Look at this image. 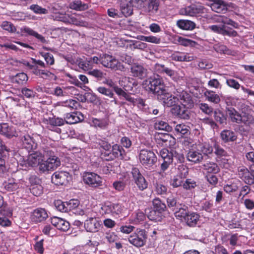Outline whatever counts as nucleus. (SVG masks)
<instances>
[{
    "label": "nucleus",
    "instance_id": "obj_1",
    "mask_svg": "<svg viewBox=\"0 0 254 254\" xmlns=\"http://www.w3.org/2000/svg\"><path fill=\"white\" fill-rule=\"evenodd\" d=\"M242 113H239L235 109L230 107L226 109V114L230 121L235 123L249 125L254 121L251 115V110L249 106L245 104L241 106Z\"/></svg>",
    "mask_w": 254,
    "mask_h": 254
},
{
    "label": "nucleus",
    "instance_id": "obj_2",
    "mask_svg": "<svg viewBox=\"0 0 254 254\" xmlns=\"http://www.w3.org/2000/svg\"><path fill=\"white\" fill-rule=\"evenodd\" d=\"M143 85L146 90L151 92L157 97L165 89L163 80L158 75L150 76L145 79Z\"/></svg>",
    "mask_w": 254,
    "mask_h": 254
},
{
    "label": "nucleus",
    "instance_id": "obj_3",
    "mask_svg": "<svg viewBox=\"0 0 254 254\" xmlns=\"http://www.w3.org/2000/svg\"><path fill=\"white\" fill-rule=\"evenodd\" d=\"M20 141L22 143V146L27 150H34L37 147V141L40 138V136L38 134H33L32 136L19 131V135Z\"/></svg>",
    "mask_w": 254,
    "mask_h": 254
},
{
    "label": "nucleus",
    "instance_id": "obj_4",
    "mask_svg": "<svg viewBox=\"0 0 254 254\" xmlns=\"http://www.w3.org/2000/svg\"><path fill=\"white\" fill-rule=\"evenodd\" d=\"M101 64L104 67L114 70L123 71L125 69L124 65L121 63L113 56L108 54H104L102 56Z\"/></svg>",
    "mask_w": 254,
    "mask_h": 254
},
{
    "label": "nucleus",
    "instance_id": "obj_5",
    "mask_svg": "<svg viewBox=\"0 0 254 254\" xmlns=\"http://www.w3.org/2000/svg\"><path fill=\"white\" fill-rule=\"evenodd\" d=\"M146 239L147 235L144 230H137L128 238V242L137 247L143 246L146 243Z\"/></svg>",
    "mask_w": 254,
    "mask_h": 254
},
{
    "label": "nucleus",
    "instance_id": "obj_6",
    "mask_svg": "<svg viewBox=\"0 0 254 254\" xmlns=\"http://www.w3.org/2000/svg\"><path fill=\"white\" fill-rule=\"evenodd\" d=\"M157 97L164 106L171 107L178 105L179 98L168 92L166 89Z\"/></svg>",
    "mask_w": 254,
    "mask_h": 254
},
{
    "label": "nucleus",
    "instance_id": "obj_7",
    "mask_svg": "<svg viewBox=\"0 0 254 254\" xmlns=\"http://www.w3.org/2000/svg\"><path fill=\"white\" fill-rule=\"evenodd\" d=\"M139 159L142 164L150 166L153 165L157 160V158L151 150L142 149L140 151Z\"/></svg>",
    "mask_w": 254,
    "mask_h": 254
},
{
    "label": "nucleus",
    "instance_id": "obj_8",
    "mask_svg": "<svg viewBox=\"0 0 254 254\" xmlns=\"http://www.w3.org/2000/svg\"><path fill=\"white\" fill-rule=\"evenodd\" d=\"M44 159V149L43 152L39 151H34L27 156L26 160L24 161V164L22 165L25 164L26 166L27 165L30 167L39 166L40 162L43 161Z\"/></svg>",
    "mask_w": 254,
    "mask_h": 254
},
{
    "label": "nucleus",
    "instance_id": "obj_9",
    "mask_svg": "<svg viewBox=\"0 0 254 254\" xmlns=\"http://www.w3.org/2000/svg\"><path fill=\"white\" fill-rule=\"evenodd\" d=\"M83 181L90 187L96 188L102 185L101 178L96 173L87 172L83 175Z\"/></svg>",
    "mask_w": 254,
    "mask_h": 254
},
{
    "label": "nucleus",
    "instance_id": "obj_10",
    "mask_svg": "<svg viewBox=\"0 0 254 254\" xmlns=\"http://www.w3.org/2000/svg\"><path fill=\"white\" fill-rule=\"evenodd\" d=\"M204 7L200 4H192L186 6L180 10L182 14L190 16H195L204 12Z\"/></svg>",
    "mask_w": 254,
    "mask_h": 254
},
{
    "label": "nucleus",
    "instance_id": "obj_11",
    "mask_svg": "<svg viewBox=\"0 0 254 254\" xmlns=\"http://www.w3.org/2000/svg\"><path fill=\"white\" fill-rule=\"evenodd\" d=\"M125 154L124 149L118 144H114L112 146V153L104 152L102 153L103 157L106 160H113L116 158H123Z\"/></svg>",
    "mask_w": 254,
    "mask_h": 254
},
{
    "label": "nucleus",
    "instance_id": "obj_12",
    "mask_svg": "<svg viewBox=\"0 0 254 254\" xmlns=\"http://www.w3.org/2000/svg\"><path fill=\"white\" fill-rule=\"evenodd\" d=\"M131 174L134 182L140 190L142 191L147 188L148 183L140 173L138 169L136 168H132Z\"/></svg>",
    "mask_w": 254,
    "mask_h": 254
},
{
    "label": "nucleus",
    "instance_id": "obj_13",
    "mask_svg": "<svg viewBox=\"0 0 254 254\" xmlns=\"http://www.w3.org/2000/svg\"><path fill=\"white\" fill-rule=\"evenodd\" d=\"M44 158L47 157V160L52 171L56 169L61 165V161L59 158L54 155V152L50 148L44 149Z\"/></svg>",
    "mask_w": 254,
    "mask_h": 254
},
{
    "label": "nucleus",
    "instance_id": "obj_14",
    "mask_svg": "<svg viewBox=\"0 0 254 254\" xmlns=\"http://www.w3.org/2000/svg\"><path fill=\"white\" fill-rule=\"evenodd\" d=\"M9 151V149L5 145L4 142L0 139V174L4 173L6 170L5 162Z\"/></svg>",
    "mask_w": 254,
    "mask_h": 254
},
{
    "label": "nucleus",
    "instance_id": "obj_15",
    "mask_svg": "<svg viewBox=\"0 0 254 254\" xmlns=\"http://www.w3.org/2000/svg\"><path fill=\"white\" fill-rule=\"evenodd\" d=\"M70 178L69 174L67 172H56L52 176V181L56 185H63L68 182Z\"/></svg>",
    "mask_w": 254,
    "mask_h": 254
},
{
    "label": "nucleus",
    "instance_id": "obj_16",
    "mask_svg": "<svg viewBox=\"0 0 254 254\" xmlns=\"http://www.w3.org/2000/svg\"><path fill=\"white\" fill-rule=\"evenodd\" d=\"M212 2L209 5L211 9L217 13H225L232 3H226L223 0H210Z\"/></svg>",
    "mask_w": 254,
    "mask_h": 254
},
{
    "label": "nucleus",
    "instance_id": "obj_17",
    "mask_svg": "<svg viewBox=\"0 0 254 254\" xmlns=\"http://www.w3.org/2000/svg\"><path fill=\"white\" fill-rule=\"evenodd\" d=\"M209 29L218 34H222L223 36L227 35L230 37H236L237 36V32L235 30H228L224 25H213L208 27Z\"/></svg>",
    "mask_w": 254,
    "mask_h": 254
},
{
    "label": "nucleus",
    "instance_id": "obj_18",
    "mask_svg": "<svg viewBox=\"0 0 254 254\" xmlns=\"http://www.w3.org/2000/svg\"><path fill=\"white\" fill-rule=\"evenodd\" d=\"M19 131L12 126H9L7 124H0V133L8 138L19 135Z\"/></svg>",
    "mask_w": 254,
    "mask_h": 254
},
{
    "label": "nucleus",
    "instance_id": "obj_19",
    "mask_svg": "<svg viewBox=\"0 0 254 254\" xmlns=\"http://www.w3.org/2000/svg\"><path fill=\"white\" fill-rule=\"evenodd\" d=\"M48 217L47 212L45 209L38 208L31 213L30 219L33 222L38 223L44 221Z\"/></svg>",
    "mask_w": 254,
    "mask_h": 254
},
{
    "label": "nucleus",
    "instance_id": "obj_20",
    "mask_svg": "<svg viewBox=\"0 0 254 254\" xmlns=\"http://www.w3.org/2000/svg\"><path fill=\"white\" fill-rule=\"evenodd\" d=\"M84 227L87 232H96L100 227L99 221L94 217H90L84 223Z\"/></svg>",
    "mask_w": 254,
    "mask_h": 254
},
{
    "label": "nucleus",
    "instance_id": "obj_21",
    "mask_svg": "<svg viewBox=\"0 0 254 254\" xmlns=\"http://www.w3.org/2000/svg\"><path fill=\"white\" fill-rule=\"evenodd\" d=\"M120 10L126 17L131 15L133 12V8L131 0H118Z\"/></svg>",
    "mask_w": 254,
    "mask_h": 254
},
{
    "label": "nucleus",
    "instance_id": "obj_22",
    "mask_svg": "<svg viewBox=\"0 0 254 254\" xmlns=\"http://www.w3.org/2000/svg\"><path fill=\"white\" fill-rule=\"evenodd\" d=\"M124 98L127 101L133 104H137L138 107L145 112H151L148 106L145 104V101L143 99H135L127 93L125 94Z\"/></svg>",
    "mask_w": 254,
    "mask_h": 254
},
{
    "label": "nucleus",
    "instance_id": "obj_23",
    "mask_svg": "<svg viewBox=\"0 0 254 254\" xmlns=\"http://www.w3.org/2000/svg\"><path fill=\"white\" fill-rule=\"evenodd\" d=\"M178 103H180L183 106L187 108H191L193 106V102L191 95L185 91H182L179 95Z\"/></svg>",
    "mask_w": 254,
    "mask_h": 254
},
{
    "label": "nucleus",
    "instance_id": "obj_24",
    "mask_svg": "<svg viewBox=\"0 0 254 254\" xmlns=\"http://www.w3.org/2000/svg\"><path fill=\"white\" fill-rule=\"evenodd\" d=\"M84 120L83 116L80 112L67 113L64 117V122L68 124H74Z\"/></svg>",
    "mask_w": 254,
    "mask_h": 254
},
{
    "label": "nucleus",
    "instance_id": "obj_25",
    "mask_svg": "<svg viewBox=\"0 0 254 254\" xmlns=\"http://www.w3.org/2000/svg\"><path fill=\"white\" fill-rule=\"evenodd\" d=\"M186 157L188 161L191 162L194 164L199 163L202 161L203 157L200 152L198 151L193 149H190L188 152Z\"/></svg>",
    "mask_w": 254,
    "mask_h": 254
},
{
    "label": "nucleus",
    "instance_id": "obj_26",
    "mask_svg": "<svg viewBox=\"0 0 254 254\" xmlns=\"http://www.w3.org/2000/svg\"><path fill=\"white\" fill-rule=\"evenodd\" d=\"M132 75L142 79L147 75V69L138 64H133L130 68Z\"/></svg>",
    "mask_w": 254,
    "mask_h": 254
},
{
    "label": "nucleus",
    "instance_id": "obj_27",
    "mask_svg": "<svg viewBox=\"0 0 254 254\" xmlns=\"http://www.w3.org/2000/svg\"><path fill=\"white\" fill-rule=\"evenodd\" d=\"M189 108H187V107H181L180 105H178L172 108V112L179 118L186 120L188 119L190 117Z\"/></svg>",
    "mask_w": 254,
    "mask_h": 254
},
{
    "label": "nucleus",
    "instance_id": "obj_28",
    "mask_svg": "<svg viewBox=\"0 0 254 254\" xmlns=\"http://www.w3.org/2000/svg\"><path fill=\"white\" fill-rule=\"evenodd\" d=\"M20 31L22 35L34 36L43 43H46V42L45 38L42 35L38 34L37 32L29 27L24 26L21 27L20 28Z\"/></svg>",
    "mask_w": 254,
    "mask_h": 254
},
{
    "label": "nucleus",
    "instance_id": "obj_29",
    "mask_svg": "<svg viewBox=\"0 0 254 254\" xmlns=\"http://www.w3.org/2000/svg\"><path fill=\"white\" fill-rule=\"evenodd\" d=\"M252 172L249 170L245 166H240L238 168V176L243 180L246 184H249L252 182L251 176Z\"/></svg>",
    "mask_w": 254,
    "mask_h": 254
},
{
    "label": "nucleus",
    "instance_id": "obj_30",
    "mask_svg": "<svg viewBox=\"0 0 254 254\" xmlns=\"http://www.w3.org/2000/svg\"><path fill=\"white\" fill-rule=\"evenodd\" d=\"M101 57L102 56H100V58H98V57L94 56L86 59L84 62L80 63L82 68L85 70L88 69L92 68L94 64H97L99 63L101 64Z\"/></svg>",
    "mask_w": 254,
    "mask_h": 254
},
{
    "label": "nucleus",
    "instance_id": "obj_31",
    "mask_svg": "<svg viewBox=\"0 0 254 254\" xmlns=\"http://www.w3.org/2000/svg\"><path fill=\"white\" fill-rule=\"evenodd\" d=\"M220 137L223 142L226 143L236 140L237 136L234 131L231 130L225 129L221 131Z\"/></svg>",
    "mask_w": 254,
    "mask_h": 254
},
{
    "label": "nucleus",
    "instance_id": "obj_32",
    "mask_svg": "<svg viewBox=\"0 0 254 254\" xmlns=\"http://www.w3.org/2000/svg\"><path fill=\"white\" fill-rule=\"evenodd\" d=\"M199 218L198 214L195 212H189L184 221L190 227H194L197 225Z\"/></svg>",
    "mask_w": 254,
    "mask_h": 254
},
{
    "label": "nucleus",
    "instance_id": "obj_33",
    "mask_svg": "<svg viewBox=\"0 0 254 254\" xmlns=\"http://www.w3.org/2000/svg\"><path fill=\"white\" fill-rule=\"evenodd\" d=\"M67 21L66 23L73 24L78 26H87L88 24L87 22L81 19L80 16H74L73 15H67Z\"/></svg>",
    "mask_w": 254,
    "mask_h": 254
},
{
    "label": "nucleus",
    "instance_id": "obj_34",
    "mask_svg": "<svg viewBox=\"0 0 254 254\" xmlns=\"http://www.w3.org/2000/svg\"><path fill=\"white\" fill-rule=\"evenodd\" d=\"M67 21L66 23L73 24L78 26H87L88 24L87 22L81 19L80 16H74L73 15H67Z\"/></svg>",
    "mask_w": 254,
    "mask_h": 254
},
{
    "label": "nucleus",
    "instance_id": "obj_35",
    "mask_svg": "<svg viewBox=\"0 0 254 254\" xmlns=\"http://www.w3.org/2000/svg\"><path fill=\"white\" fill-rule=\"evenodd\" d=\"M204 96L207 101L214 104H218L221 100L219 95L211 90L206 89L204 93Z\"/></svg>",
    "mask_w": 254,
    "mask_h": 254
},
{
    "label": "nucleus",
    "instance_id": "obj_36",
    "mask_svg": "<svg viewBox=\"0 0 254 254\" xmlns=\"http://www.w3.org/2000/svg\"><path fill=\"white\" fill-rule=\"evenodd\" d=\"M177 25L180 28L185 30H192L195 27V24L189 20H179L177 22Z\"/></svg>",
    "mask_w": 254,
    "mask_h": 254
},
{
    "label": "nucleus",
    "instance_id": "obj_37",
    "mask_svg": "<svg viewBox=\"0 0 254 254\" xmlns=\"http://www.w3.org/2000/svg\"><path fill=\"white\" fill-rule=\"evenodd\" d=\"M4 188L8 191H13L18 189L19 184L13 178L9 179L3 184Z\"/></svg>",
    "mask_w": 254,
    "mask_h": 254
},
{
    "label": "nucleus",
    "instance_id": "obj_38",
    "mask_svg": "<svg viewBox=\"0 0 254 254\" xmlns=\"http://www.w3.org/2000/svg\"><path fill=\"white\" fill-rule=\"evenodd\" d=\"M187 207L182 204H180L179 206L176 208L175 209V216L178 219H182L183 218L185 220L187 215H188L189 212H188Z\"/></svg>",
    "mask_w": 254,
    "mask_h": 254
},
{
    "label": "nucleus",
    "instance_id": "obj_39",
    "mask_svg": "<svg viewBox=\"0 0 254 254\" xmlns=\"http://www.w3.org/2000/svg\"><path fill=\"white\" fill-rule=\"evenodd\" d=\"M203 169L207 173L210 174L218 173L220 169L218 165L214 162H208L203 165Z\"/></svg>",
    "mask_w": 254,
    "mask_h": 254
},
{
    "label": "nucleus",
    "instance_id": "obj_40",
    "mask_svg": "<svg viewBox=\"0 0 254 254\" xmlns=\"http://www.w3.org/2000/svg\"><path fill=\"white\" fill-rule=\"evenodd\" d=\"M174 61L179 62H190L193 60V57L187 53H177L173 55Z\"/></svg>",
    "mask_w": 254,
    "mask_h": 254
},
{
    "label": "nucleus",
    "instance_id": "obj_41",
    "mask_svg": "<svg viewBox=\"0 0 254 254\" xmlns=\"http://www.w3.org/2000/svg\"><path fill=\"white\" fill-rule=\"evenodd\" d=\"M147 217L151 221L155 222H159L162 220L164 217V215L162 212L153 209L150 210L148 213H147Z\"/></svg>",
    "mask_w": 254,
    "mask_h": 254
},
{
    "label": "nucleus",
    "instance_id": "obj_42",
    "mask_svg": "<svg viewBox=\"0 0 254 254\" xmlns=\"http://www.w3.org/2000/svg\"><path fill=\"white\" fill-rule=\"evenodd\" d=\"M154 191L158 195L164 196L169 192L167 187L162 183H156L154 184Z\"/></svg>",
    "mask_w": 254,
    "mask_h": 254
},
{
    "label": "nucleus",
    "instance_id": "obj_43",
    "mask_svg": "<svg viewBox=\"0 0 254 254\" xmlns=\"http://www.w3.org/2000/svg\"><path fill=\"white\" fill-rule=\"evenodd\" d=\"M214 118L215 120L221 125H226L227 118L221 110L216 109L214 111Z\"/></svg>",
    "mask_w": 254,
    "mask_h": 254
},
{
    "label": "nucleus",
    "instance_id": "obj_44",
    "mask_svg": "<svg viewBox=\"0 0 254 254\" xmlns=\"http://www.w3.org/2000/svg\"><path fill=\"white\" fill-rule=\"evenodd\" d=\"M70 8L76 10H84L88 8V5L82 3L80 0H74L70 2L69 4Z\"/></svg>",
    "mask_w": 254,
    "mask_h": 254
},
{
    "label": "nucleus",
    "instance_id": "obj_45",
    "mask_svg": "<svg viewBox=\"0 0 254 254\" xmlns=\"http://www.w3.org/2000/svg\"><path fill=\"white\" fill-rule=\"evenodd\" d=\"M107 206L111 213L116 214H120L125 210V207L120 203H112Z\"/></svg>",
    "mask_w": 254,
    "mask_h": 254
},
{
    "label": "nucleus",
    "instance_id": "obj_46",
    "mask_svg": "<svg viewBox=\"0 0 254 254\" xmlns=\"http://www.w3.org/2000/svg\"><path fill=\"white\" fill-rule=\"evenodd\" d=\"M92 123L96 127H98L100 128L104 129L108 126L109 122L106 119H98L94 118L92 119Z\"/></svg>",
    "mask_w": 254,
    "mask_h": 254
},
{
    "label": "nucleus",
    "instance_id": "obj_47",
    "mask_svg": "<svg viewBox=\"0 0 254 254\" xmlns=\"http://www.w3.org/2000/svg\"><path fill=\"white\" fill-rule=\"evenodd\" d=\"M154 127L156 129L164 130L170 131L172 130V127L168 124L163 121L157 120L154 124Z\"/></svg>",
    "mask_w": 254,
    "mask_h": 254
},
{
    "label": "nucleus",
    "instance_id": "obj_48",
    "mask_svg": "<svg viewBox=\"0 0 254 254\" xmlns=\"http://www.w3.org/2000/svg\"><path fill=\"white\" fill-rule=\"evenodd\" d=\"M174 41L175 44H180L184 46H192L194 43V42L191 40L179 36H176Z\"/></svg>",
    "mask_w": 254,
    "mask_h": 254
},
{
    "label": "nucleus",
    "instance_id": "obj_49",
    "mask_svg": "<svg viewBox=\"0 0 254 254\" xmlns=\"http://www.w3.org/2000/svg\"><path fill=\"white\" fill-rule=\"evenodd\" d=\"M153 209L156 211H158L163 214L166 206L164 203H163L159 198H155L153 201Z\"/></svg>",
    "mask_w": 254,
    "mask_h": 254
},
{
    "label": "nucleus",
    "instance_id": "obj_50",
    "mask_svg": "<svg viewBox=\"0 0 254 254\" xmlns=\"http://www.w3.org/2000/svg\"><path fill=\"white\" fill-rule=\"evenodd\" d=\"M199 151L204 155L211 154L213 152V147L209 143L204 142L199 145Z\"/></svg>",
    "mask_w": 254,
    "mask_h": 254
},
{
    "label": "nucleus",
    "instance_id": "obj_51",
    "mask_svg": "<svg viewBox=\"0 0 254 254\" xmlns=\"http://www.w3.org/2000/svg\"><path fill=\"white\" fill-rule=\"evenodd\" d=\"M238 183L237 182H233L230 184H227L223 187L224 190L227 193H231L235 192L238 189Z\"/></svg>",
    "mask_w": 254,
    "mask_h": 254
},
{
    "label": "nucleus",
    "instance_id": "obj_52",
    "mask_svg": "<svg viewBox=\"0 0 254 254\" xmlns=\"http://www.w3.org/2000/svg\"><path fill=\"white\" fill-rule=\"evenodd\" d=\"M47 124L51 127L61 126L64 125V119L60 118H49L47 120Z\"/></svg>",
    "mask_w": 254,
    "mask_h": 254
},
{
    "label": "nucleus",
    "instance_id": "obj_53",
    "mask_svg": "<svg viewBox=\"0 0 254 254\" xmlns=\"http://www.w3.org/2000/svg\"><path fill=\"white\" fill-rule=\"evenodd\" d=\"M171 138V136L167 133H159L155 135V138L158 140V143H160L161 141H162V143H165V145H167L166 143L167 142L170 141Z\"/></svg>",
    "mask_w": 254,
    "mask_h": 254
},
{
    "label": "nucleus",
    "instance_id": "obj_54",
    "mask_svg": "<svg viewBox=\"0 0 254 254\" xmlns=\"http://www.w3.org/2000/svg\"><path fill=\"white\" fill-rule=\"evenodd\" d=\"M214 50L220 54L230 55L231 51L225 45L220 44H216L213 46Z\"/></svg>",
    "mask_w": 254,
    "mask_h": 254
},
{
    "label": "nucleus",
    "instance_id": "obj_55",
    "mask_svg": "<svg viewBox=\"0 0 254 254\" xmlns=\"http://www.w3.org/2000/svg\"><path fill=\"white\" fill-rule=\"evenodd\" d=\"M145 219V214L142 212L137 211L132 215L131 221L134 224H137Z\"/></svg>",
    "mask_w": 254,
    "mask_h": 254
},
{
    "label": "nucleus",
    "instance_id": "obj_56",
    "mask_svg": "<svg viewBox=\"0 0 254 254\" xmlns=\"http://www.w3.org/2000/svg\"><path fill=\"white\" fill-rule=\"evenodd\" d=\"M198 108L204 114L211 115L213 113V108L207 103H200L198 104Z\"/></svg>",
    "mask_w": 254,
    "mask_h": 254
},
{
    "label": "nucleus",
    "instance_id": "obj_57",
    "mask_svg": "<svg viewBox=\"0 0 254 254\" xmlns=\"http://www.w3.org/2000/svg\"><path fill=\"white\" fill-rule=\"evenodd\" d=\"M30 190L31 192L35 196L40 195L43 192V187L40 184L30 186Z\"/></svg>",
    "mask_w": 254,
    "mask_h": 254
},
{
    "label": "nucleus",
    "instance_id": "obj_58",
    "mask_svg": "<svg viewBox=\"0 0 254 254\" xmlns=\"http://www.w3.org/2000/svg\"><path fill=\"white\" fill-rule=\"evenodd\" d=\"M28 80V76L27 74L23 72H21L17 74L14 78L13 81L19 84H23Z\"/></svg>",
    "mask_w": 254,
    "mask_h": 254
},
{
    "label": "nucleus",
    "instance_id": "obj_59",
    "mask_svg": "<svg viewBox=\"0 0 254 254\" xmlns=\"http://www.w3.org/2000/svg\"><path fill=\"white\" fill-rule=\"evenodd\" d=\"M67 15L68 14L67 13L58 12L53 13L52 17L55 20L62 21L66 23L67 21H68Z\"/></svg>",
    "mask_w": 254,
    "mask_h": 254
},
{
    "label": "nucleus",
    "instance_id": "obj_60",
    "mask_svg": "<svg viewBox=\"0 0 254 254\" xmlns=\"http://www.w3.org/2000/svg\"><path fill=\"white\" fill-rule=\"evenodd\" d=\"M148 3V8L149 11L154 13L158 10L159 3L157 0H145Z\"/></svg>",
    "mask_w": 254,
    "mask_h": 254
},
{
    "label": "nucleus",
    "instance_id": "obj_61",
    "mask_svg": "<svg viewBox=\"0 0 254 254\" xmlns=\"http://www.w3.org/2000/svg\"><path fill=\"white\" fill-rule=\"evenodd\" d=\"M40 77L48 80H56L57 77L56 76L51 72L47 70L42 69L41 70V75Z\"/></svg>",
    "mask_w": 254,
    "mask_h": 254
},
{
    "label": "nucleus",
    "instance_id": "obj_62",
    "mask_svg": "<svg viewBox=\"0 0 254 254\" xmlns=\"http://www.w3.org/2000/svg\"><path fill=\"white\" fill-rule=\"evenodd\" d=\"M41 56L44 59L46 64L52 65L54 64L55 60L52 54L49 53H40Z\"/></svg>",
    "mask_w": 254,
    "mask_h": 254
},
{
    "label": "nucleus",
    "instance_id": "obj_63",
    "mask_svg": "<svg viewBox=\"0 0 254 254\" xmlns=\"http://www.w3.org/2000/svg\"><path fill=\"white\" fill-rule=\"evenodd\" d=\"M172 161L176 160L177 163H183L185 161V157L183 154L178 152L175 150H172Z\"/></svg>",
    "mask_w": 254,
    "mask_h": 254
},
{
    "label": "nucleus",
    "instance_id": "obj_64",
    "mask_svg": "<svg viewBox=\"0 0 254 254\" xmlns=\"http://www.w3.org/2000/svg\"><path fill=\"white\" fill-rule=\"evenodd\" d=\"M61 105L69 108L75 109L77 108L78 103L75 100L69 99L61 102Z\"/></svg>",
    "mask_w": 254,
    "mask_h": 254
}]
</instances>
